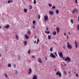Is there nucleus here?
Listing matches in <instances>:
<instances>
[{"mask_svg":"<svg viewBox=\"0 0 79 79\" xmlns=\"http://www.w3.org/2000/svg\"><path fill=\"white\" fill-rule=\"evenodd\" d=\"M68 61V63H69V62H71V59L69 57H67L66 58H65L64 61Z\"/></svg>","mask_w":79,"mask_h":79,"instance_id":"f257e3e1","label":"nucleus"},{"mask_svg":"<svg viewBox=\"0 0 79 79\" xmlns=\"http://www.w3.org/2000/svg\"><path fill=\"white\" fill-rule=\"evenodd\" d=\"M75 12L76 13H78V10L76 8L74 9L73 10L72 12V13L75 14Z\"/></svg>","mask_w":79,"mask_h":79,"instance_id":"f03ea898","label":"nucleus"},{"mask_svg":"<svg viewBox=\"0 0 79 79\" xmlns=\"http://www.w3.org/2000/svg\"><path fill=\"white\" fill-rule=\"evenodd\" d=\"M56 75L59 76L60 77H61V73L59 72V71H58L56 73Z\"/></svg>","mask_w":79,"mask_h":79,"instance_id":"7ed1b4c3","label":"nucleus"},{"mask_svg":"<svg viewBox=\"0 0 79 79\" xmlns=\"http://www.w3.org/2000/svg\"><path fill=\"white\" fill-rule=\"evenodd\" d=\"M58 54L59 56L61 57V58H63V52H59Z\"/></svg>","mask_w":79,"mask_h":79,"instance_id":"20e7f679","label":"nucleus"},{"mask_svg":"<svg viewBox=\"0 0 79 79\" xmlns=\"http://www.w3.org/2000/svg\"><path fill=\"white\" fill-rule=\"evenodd\" d=\"M50 56H51V57H52V58H56V56H55L54 54H53L52 53H51Z\"/></svg>","mask_w":79,"mask_h":79,"instance_id":"39448f33","label":"nucleus"},{"mask_svg":"<svg viewBox=\"0 0 79 79\" xmlns=\"http://www.w3.org/2000/svg\"><path fill=\"white\" fill-rule=\"evenodd\" d=\"M48 19V16L47 15H46L44 16V21L45 22H46V21H47Z\"/></svg>","mask_w":79,"mask_h":79,"instance_id":"423d86ee","label":"nucleus"},{"mask_svg":"<svg viewBox=\"0 0 79 79\" xmlns=\"http://www.w3.org/2000/svg\"><path fill=\"white\" fill-rule=\"evenodd\" d=\"M31 74H32V69H31V68H30L29 69L28 74L30 75Z\"/></svg>","mask_w":79,"mask_h":79,"instance_id":"0eeeda50","label":"nucleus"},{"mask_svg":"<svg viewBox=\"0 0 79 79\" xmlns=\"http://www.w3.org/2000/svg\"><path fill=\"white\" fill-rule=\"evenodd\" d=\"M75 47H76V48H77V47H78V44H77V43L76 40H75Z\"/></svg>","mask_w":79,"mask_h":79,"instance_id":"6e6552de","label":"nucleus"},{"mask_svg":"<svg viewBox=\"0 0 79 79\" xmlns=\"http://www.w3.org/2000/svg\"><path fill=\"white\" fill-rule=\"evenodd\" d=\"M56 29L57 31V34H58L60 32V28L58 27H56Z\"/></svg>","mask_w":79,"mask_h":79,"instance_id":"1a4fd4ad","label":"nucleus"},{"mask_svg":"<svg viewBox=\"0 0 79 79\" xmlns=\"http://www.w3.org/2000/svg\"><path fill=\"white\" fill-rule=\"evenodd\" d=\"M49 15H51V16L52 15H53V11H49Z\"/></svg>","mask_w":79,"mask_h":79,"instance_id":"9d476101","label":"nucleus"},{"mask_svg":"<svg viewBox=\"0 0 79 79\" xmlns=\"http://www.w3.org/2000/svg\"><path fill=\"white\" fill-rule=\"evenodd\" d=\"M38 61L40 63H42V59L39 58H38Z\"/></svg>","mask_w":79,"mask_h":79,"instance_id":"9b49d317","label":"nucleus"},{"mask_svg":"<svg viewBox=\"0 0 79 79\" xmlns=\"http://www.w3.org/2000/svg\"><path fill=\"white\" fill-rule=\"evenodd\" d=\"M25 37L26 39H29V36H28L27 34H26L25 35Z\"/></svg>","mask_w":79,"mask_h":79,"instance_id":"f8f14e48","label":"nucleus"},{"mask_svg":"<svg viewBox=\"0 0 79 79\" xmlns=\"http://www.w3.org/2000/svg\"><path fill=\"white\" fill-rule=\"evenodd\" d=\"M32 79H37V77L36 75L33 76Z\"/></svg>","mask_w":79,"mask_h":79,"instance_id":"ddd939ff","label":"nucleus"},{"mask_svg":"<svg viewBox=\"0 0 79 79\" xmlns=\"http://www.w3.org/2000/svg\"><path fill=\"white\" fill-rule=\"evenodd\" d=\"M5 27L6 28V29H8V28L10 27V25H9V24H7L5 26Z\"/></svg>","mask_w":79,"mask_h":79,"instance_id":"4468645a","label":"nucleus"},{"mask_svg":"<svg viewBox=\"0 0 79 79\" xmlns=\"http://www.w3.org/2000/svg\"><path fill=\"white\" fill-rule=\"evenodd\" d=\"M15 38L17 40H19V37L18 36V35H16L15 36Z\"/></svg>","mask_w":79,"mask_h":79,"instance_id":"2eb2a0df","label":"nucleus"},{"mask_svg":"<svg viewBox=\"0 0 79 79\" xmlns=\"http://www.w3.org/2000/svg\"><path fill=\"white\" fill-rule=\"evenodd\" d=\"M28 31H27V33L28 34H31V32H30V30L28 28L27 29Z\"/></svg>","mask_w":79,"mask_h":79,"instance_id":"dca6fc26","label":"nucleus"},{"mask_svg":"<svg viewBox=\"0 0 79 79\" xmlns=\"http://www.w3.org/2000/svg\"><path fill=\"white\" fill-rule=\"evenodd\" d=\"M12 2H13L12 0H9L7 2L8 3H12Z\"/></svg>","mask_w":79,"mask_h":79,"instance_id":"f3484780","label":"nucleus"},{"mask_svg":"<svg viewBox=\"0 0 79 79\" xmlns=\"http://www.w3.org/2000/svg\"><path fill=\"white\" fill-rule=\"evenodd\" d=\"M54 32H52V34L54 35H55L56 34V32L55 31H54Z\"/></svg>","mask_w":79,"mask_h":79,"instance_id":"a211bd4d","label":"nucleus"},{"mask_svg":"<svg viewBox=\"0 0 79 79\" xmlns=\"http://www.w3.org/2000/svg\"><path fill=\"white\" fill-rule=\"evenodd\" d=\"M67 47L68 48V49H72V46H71V45L70 44V46H69V47H68V46H67Z\"/></svg>","mask_w":79,"mask_h":79,"instance_id":"6ab92c4d","label":"nucleus"},{"mask_svg":"<svg viewBox=\"0 0 79 79\" xmlns=\"http://www.w3.org/2000/svg\"><path fill=\"white\" fill-rule=\"evenodd\" d=\"M23 11L25 13H26L27 12V9H24Z\"/></svg>","mask_w":79,"mask_h":79,"instance_id":"aec40b11","label":"nucleus"},{"mask_svg":"<svg viewBox=\"0 0 79 79\" xmlns=\"http://www.w3.org/2000/svg\"><path fill=\"white\" fill-rule=\"evenodd\" d=\"M56 14H59V10H56Z\"/></svg>","mask_w":79,"mask_h":79,"instance_id":"412c9836","label":"nucleus"},{"mask_svg":"<svg viewBox=\"0 0 79 79\" xmlns=\"http://www.w3.org/2000/svg\"><path fill=\"white\" fill-rule=\"evenodd\" d=\"M48 39H49V40H50L51 39V35H48Z\"/></svg>","mask_w":79,"mask_h":79,"instance_id":"4be33fe9","label":"nucleus"},{"mask_svg":"<svg viewBox=\"0 0 79 79\" xmlns=\"http://www.w3.org/2000/svg\"><path fill=\"white\" fill-rule=\"evenodd\" d=\"M32 8V6L31 5H30L29 9L30 10H31Z\"/></svg>","mask_w":79,"mask_h":79,"instance_id":"5701e85b","label":"nucleus"},{"mask_svg":"<svg viewBox=\"0 0 79 79\" xmlns=\"http://www.w3.org/2000/svg\"><path fill=\"white\" fill-rule=\"evenodd\" d=\"M8 67H11V64H10L9 63L8 64Z\"/></svg>","mask_w":79,"mask_h":79,"instance_id":"b1692460","label":"nucleus"},{"mask_svg":"<svg viewBox=\"0 0 79 79\" xmlns=\"http://www.w3.org/2000/svg\"><path fill=\"white\" fill-rule=\"evenodd\" d=\"M67 44H68V45H67V46H68V47H70V44H69V42H67Z\"/></svg>","mask_w":79,"mask_h":79,"instance_id":"393cba45","label":"nucleus"},{"mask_svg":"<svg viewBox=\"0 0 79 79\" xmlns=\"http://www.w3.org/2000/svg\"><path fill=\"white\" fill-rule=\"evenodd\" d=\"M45 33H46L47 34H50V31H45Z\"/></svg>","mask_w":79,"mask_h":79,"instance_id":"a878e982","label":"nucleus"},{"mask_svg":"<svg viewBox=\"0 0 79 79\" xmlns=\"http://www.w3.org/2000/svg\"><path fill=\"white\" fill-rule=\"evenodd\" d=\"M33 22V24L34 25H35V23H36V22H35V21L33 20L32 21Z\"/></svg>","mask_w":79,"mask_h":79,"instance_id":"bb28decb","label":"nucleus"},{"mask_svg":"<svg viewBox=\"0 0 79 79\" xmlns=\"http://www.w3.org/2000/svg\"><path fill=\"white\" fill-rule=\"evenodd\" d=\"M50 51H51V52H52V51H53V47H52L51 48H50Z\"/></svg>","mask_w":79,"mask_h":79,"instance_id":"cd10ccee","label":"nucleus"},{"mask_svg":"<svg viewBox=\"0 0 79 79\" xmlns=\"http://www.w3.org/2000/svg\"><path fill=\"white\" fill-rule=\"evenodd\" d=\"M24 44L25 45H27V41H25L24 42Z\"/></svg>","mask_w":79,"mask_h":79,"instance_id":"c85d7f7f","label":"nucleus"},{"mask_svg":"<svg viewBox=\"0 0 79 79\" xmlns=\"http://www.w3.org/2000/svg\"><path fill=\"white\" fill-rule=\"evenodd\" d=\"M48 5L50 7H52V4H49Z\"/></svg>","mask_w":79,"mask_h":79,"instance_id":"c756f323","label":"nucleus"},{"mask_svg":"<svg viewBox=\"0 0 79 79\" xmlns=\"http://www.w3.org/2000/svg\"><path fill=\"white\" fill-rule=\"evenodd\" d=\"M64 74L66 76H67V73H66V72L65 71H64Z\"/></svg>","mask_w":79,"mask_h":79,"instance_id":"7c9ffc66","label":"nucleus"},{"mask_svg":"<svg viewBox=\"0 0 79 79\" xmlns=\"http://www.w3.org/2000/svg\"><path fill=\"white\" fill-rule=\"evenodd\" d=\"M71 22L72 24H73V20L72 19H71Z\"/></svg>","mask_w":79,"mask_h":79,"instance_id":"2f4dec72","label":"nucleus"},{"mask_svg":"<svg viewBox=\"0 0 79 79\" xmlns=\"http://www.w3.org/2000/svg\"><path fill=\"white\" fill-rule=\"evenodd\" d=\"M30 52H31V49L28 50V54H30Z\"/></svg>","mask_w":79,"mask_h":79,"instance_id":"473e14b6","label":"nucleus"},{"mask_svg":"<svg viewBox=\"0 0 79 79\" xmlns=\"http://www.w3.org/2000/svg\"><path fill=\"white\" fill-rule=\"evenodd\" d=\"M55 6H52V9H55Z\"/></svg>","mask_w":79,"mask_h":79,"instance_id":"72a5a7b5","label":"nucleus"},{"mask_svg":"<svg viewBox=\"0 0 79 79\" xmlns=\"http://www.w3.org/2000/svg\"><path fill=\"white\" fill-rule=\"evenodd\" d=\"M77 29L78 31H79V25L78 24L77 26Z\"/></svg>","mask_w":79,"mask_h":79,"instance_id":"f704fd0d","label":"nucleus"},{"mask_svg":"<svg viewBox=\"0 0 79 79\" xmlns=\"http://www.w3.org/2000/svg\"><path fill=\"white\" fill-rule=\"evenodd\" d=\"M18 73V71L17 70H15V74H17Z\"/></svg>","mask_w":79,"mask_h":79,"instance_id":"c9c22d12","label":"nucleus"},{"mask_svg":"<svg viewBox=\"0 0 79 79\" xmlns=\"http://www.w3.org/2000/svg\"><path fill=\"white\" fill-rule=\"evenodd\" d=\"M66 46L64 45H63V48H64V49H66Z\"/></svg>","mask_w":79,"mask_h":79,"instance_id":"e433bc0d","label":"nucleus"},{"mask_svg":"<svg viewBox=\"0 0 79 79\" xmlns=\"http://www.w3.org/2000/svg\"><path fill=\"white\" fill-rule=\"evenodd\" d=\"M33 3L34 4H36V1H35V0H34V1Z\"/></svg>","mask_w":79,"mask_h":79,"instance_id":"4c0bfd02","label":"nucleus"},{"mask_svg":"<svg viewBox=\"0 0 79 79\" xmlns=\"http://www.w3.org/2000/svg\"><path fill=\"white\" fill-rule=\"evenodd\" d=\"M4 75L7 78V77H8V76H7V74L5 73Z\"/></svg>","mask_w":79,"mask_h":79,"instance_id":"58836bf2","label":"nucleus"},{"mask_svg":"<svg viewBox=\"0 0 79 79\" xmlns=\"http://www.w3.org/2000/svg\"><path fill=\"white\" fill-rule=\"evenodd\" d=\"M39 38H38L37 39V42H39Z\"/></svg>","mask_w":79,"mask_h":79,"instance_id":"ea45409f","label":"nucleus"},{"mask_svg":"<svg viewBox=\"0 0 79 79\" xmlns=\"http://www.w3.org/2000/svg\"><path fill=\"white\" fill-rule=\"evenodd\" d=\"M38 19H40V15H38Z\"/></svg>","mask_w":79,"mask_h":79,"instance_id":"a19ab883","label":"nucleus"},{"mask_svg":"<svg viewBox=\"0 0 79 79\" xmlns=\"http://www.w3.org/2000/svg\"><path fill=\"white\" fill-rule=\"evenodd\" d=\"M46 30H47V31H48V27H46Z\"/></svg>","mask_w":79,"mask_h":79,"instance_id":"79ce46f5","label":"nucleus"},{"mask_svg":"<svg viewBox=\"0 0 79 79\" xmlns=\"http://www.w3.org/2000/svg\"><path fill=\"white\" fill-rule=\"evenodd\" d=\"M77 21L78 22H79V16H78V19H77Z\"/></svg>","mask_w":79,"mask_h":79,"instance_id":"37998d69","label":"nucleus"},{"mask_svg":"<svg viewBox=\"0 0 79 79\" xmlns=\"http://www.w3.org/2000/svg\"><path fill=\"white\" fill-rule=\"evenodd\" d=\"M75 1L76 3H77V0H75Z\"/></svg>","mask_w":79,"mask_h":79,"instance_id":"c03bdc74","label":"nucleus"},{"mask_svg":"<svg viewBox=\"0 0 79 79\" xmlns=\"http://www.w3.org/2000/svg\"><path fill=\"white\" fill-rule=\"evenodd\" d=\"M76 77H78V74H76Z\"/></svg>","mask_w":79,"mask_h":79,"instance_id":"a18cd8bd","label":"nucleus"},{"mask_svg":"<svg viewBox=\"0 0 79 79\" xmlns=\"http://www.w3.org/2000/svg\"><path fill=\"white\" fill-rule=\"evenodd\" d=\"M32 57L34 59H35V57H34V56L33 55H32Z\"/></svg>","mask_w":79,"mask_h":79,"instance_id":"49530a36","label":"nucleus"},{"mask_svg":"<svg viewBox=\"0 0 79 79\" xmlns=\"http://www.w3.org/2000/svg\"><path fill=\"white\" fill-rule=\"evenodd\" d=\"M32 28H33L34 29L35 28V26L33 25V26Z\"/></svg>","mask_w":79,"mask_h":79,"instance_id":"de8ad7c7","label":"nucleus"},{"mask_svg":"<svg viewBox=\"0 0 79 79\" xmlns=\"http://www.w3.org/2000/svg\"><path fill=\"white\" fill-rule=\"evenodd\" d=\"M54 53H55L56 56H57V54H56V52H55Z\"/></svg>","mask_w":79,"mask_h":79,"instance_id":"09e8293b","label":"nucleus"},{"mask_svg":"<svg viewBox=\"0 0 79 79\" xmlns=\"http://www.w3.org/2000/svg\"><path fill=\"white\" fill-rule=\"evenodd\" d=\"M14 67L16 68V64H14Z\"/></svg>","mask_w":79,"mask_h":79,"instance_id":"8fccbe9b","label":"nucleus"},{"mask_svg":"<svg viewBox=\"0 0 79 79\" xmlns=\"http://www.w3.org/2000/svg\"><path fill=\"white\" fill-rule=\"evenodd\" d=\"M63 60H65V57H63Z\"/></svg>","mask_w":79,"mask_h":79,"instance_id":"3c124183","label":"nucleus"},{"mask_svg":"<svg viewBox=\"0 0 79 79\" xmlns=\"http://www.w3.org/2000/svg\"><path fill=\"white\" fill-rule=\"evenodd\" d=\"M45 59H46V60H47V59H48L46 57H45Z\"/></svg>","mask_w":79,"mask_h":79,"instance_id":"603ef678","label":"nucleus"},{"mask_svg":"<svg viewBox=\"0 0 79 79\" xmlns=\"http://www.w3.org/2000/svg\"><path fill=\"white\" fill-rule=\"evenodd\" d=\"M64 35H66V34L65 33H64Z\"/></svg>","mask_w":79,"mask_h":79,"instance_id":"864d4df0","label":"nucleus"},{"mask_svg":"<svg viewBox=\"0 0 79 79\" xmlns=\"http://www.w3.org/2000/svg\"><path fill=\"white\" fill-rule=\"evenodd\" d=\"M71 73V71H69V73Z\"/></svg>","mask_w":79,"mask_h":79,"instance_id":"5fc2aeb1","label":"nucleus"},{"mask_svg":"<svg viewBox=\"0 0 79 79\" xmlns=\"http://www.w3.org/2000/svg\"><path fill=\"white\" fill-rule=\"evenodd\" d=\"M67 65L66 64H64V66H66Z\"/></svg>","mask_w":79,"mask_h":79,"instance_id":"6e6d98bb","label":"nucleus"},{"mask_svg":"<svg viewBox=\"0 0 79 79\" xmlns=\"http://www.w3.org/2000/svg\"><path fill=\"white\" fill-rule=\"evenodd\" d=\"M38 43H39V42H38L37 41L36 44H38Z\"/></svg>","mask_w":79,"mask_h":79,"instance_id":"4d7b16f0","label":"nucleus"},{"mask_svg":"<svg viewBox=\"0 0 79 79\" xmlns=\"http://www.w3.org/2000/svg\"><path fill=\"white\" fill-rule=\"evenodd\" d=\"M36 40H35L34 42V44H36Z\"/></svg>","mask_w":79,"mask_h":79,"instance_id":"13d9d810","label":"nucleus"},{"mask_svg":"<svg viewBox=\"0 0 79 79\" xmlns=\"http://www.w3.org/2000/svg\"><path fill=\"white\" fill-rule=\"evenodd\" d=\"M70 34V31H69V35Z\"/></svg>","mask_w":79,"mask_h":79,"instance_id":"bf43d9fd","label":"nucleus"},{"mask_svg":"<svg viewBox=\"0 0 79 79\" xmlns=\"http://www.w3.org/2000/svg\"><path fill=\"white\" fill-rule=\"evenodd\" d=\"M36 36H35V39H36Z\"/></svg>","mask_w":79,"mask_h":79,"instance_id":"052dcab7","label":"nucleus"},{"mask_svg":"<svg viewBox=\"0 0 79 79\" xmlns=\"http://www.w3.org/2000/svg\"><path fill=\"white\" fill-rule=\"evenodd\" d=\"M67 37L68 39H69V37H68V36H67Z\"/></svg>","mask_w":79,"mask_h":79,"instance_id":"680f3d73","label":"nucleus"},{"mask_svg":"<svg viewBox=\"0 0 79 79\" xmlns=\"http://www.w3.org/2000/svg\"><path fill=\"white\" fill-rule=\"evenodd\" d=\"M0 29H2V26H0Z\"/></svg>","mask_w":79,"mask_h":79,"instance_id":"e2e57ef3","label":"nucleus"},{"mask_svg":"<svg viewBox=\"0 0 79 79\" xmlns=\"http://www.w3.org/2000/svg\"><path fill=\"white\" fill-rule=\"evenodd\" d=\"M2 56V55H1V54H0V58Z\"/></svg>","mask_w":79,"mask_h":79,"instance_id":"0e129e2a","label":"nucleus"},{"mask_svg":"<svg viewBox=\"0 0 79 79\" xmlns=\"http://www.w3.org/2000/svg\"><path fill=\"white\" fill-rule=\"evenodd\" d=\"M45 43H46V44H47V45L48 44H47V42H46Z\"/></svg>","mask_w":79,"mask_h":79,"instance_id":"69168bd1","label":"nucleus"},{"mask_svg":"<svg viewBox=\"0 0 79 79\" xmlns=\"http://www.w3.org/2000/svg\"><path fill=\"white\" fill-rule=\"evenodd\" d=\"M55 71H56V69H55Z\"/></svg>","mask_w":79,"mask_h":79,"instance_id":"338daca9","label":"nucleus"},{"mask_svg":"<svg viewBox=\"0 0 79 79\" xmlns=\"http://www.w3.org/2000/svg\"><path fill=\"white\" fill-rule=\"evenodd\" d=\"M74 74H76V73L75 72H74Z\"/></svg>","mask_w":79,"mask_h":79,"instance_id":"774afa93","label":"nucleus"}]
</instances>
